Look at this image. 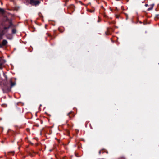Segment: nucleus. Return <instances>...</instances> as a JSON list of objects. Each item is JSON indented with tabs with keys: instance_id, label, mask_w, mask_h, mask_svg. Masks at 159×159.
Listing matches in <instances>:
<instances>
[{
	"instance_id": "nucleus-1",
	"label": "nucleus",
	"mask_w": 159,
	"mask_h": 159,
	"mask_svg": "<svg viewBox=\"0 0 159 159\" xmlns=\"http://www.w3.org/2000/svg\"><path fill=\"white\" fill-rule=\"evenodd\" d=\"M0 87L4 93H7L11 91L10 83L8 82H0Z\"/></svg>"
},
{
	"instance_id": "nucleus-2",
	"label": "nucleus",
	"mask_w": 159,
	"mask_h": 159,
	"mask_svg": "<svg viewBox=\"0 0 159 159\" xmlns=\"http://www.w3.org/2000/svg\"><path fill=\"white\" fill-rule=\"evenodd\" d=\"M13 113L16 117H18L21 115L22 111L20 108L17 107L14 110Z\"/></svg>"
},
{
	"instance_id": "nucleus-3",
	"label": "nucleus",
	"mask_w": 159,
	"mask_h": 159,
	"mask_svg": "<svg viewBox=\"0 0 159 159\" xmlns=\"http://www.w3.org/2000/svg\"><path fill=\"white\" fill-rule=\"evenodd\" d=\"M30 4L32 6H35L39 5L40 3V2L38 0H29Z\"/></svg>"
},
{
	"instance_id": "nucleus-4",
	"label": "nucleus",
	"mask_w": 159,
	"mask_h": 159,
	"mask_svg": "<svg viewBox=\"0 0 159 159\" xmlns=\"http://www.w3.org/2000/svg\"><path fill=\"white\" fill-rule=\"evenodd\" d=\"M10 84V86L11 87V88L15 86L16 84V83L15 82H13L12 81L11 79H10L9 81Z\"/></svg>"
},
{
	"instance_id": "nucleus-5",
	"label": "nucleus",
	"mask_w": 159,
	"mask_h": 159,
	"mask_svg": "<svg viewBox=\"0 0 159 159\" xmlns=\"http://www.w3.org/2000/svg\"><path fill=\"white\" fill-rule=\"evenodd\" d=\"M3 76L4 77V80H2L0 82H8L7 80H8V76L6 75V74L5 73H3Z\"/></svg>"
},
{
	"instance_id": "nucleus-6",
	"label": "nucleus",
	"mask_w": 159,
	"mask_h": 159,
	"mask_svg": "<svg viewBox=\"0 0 159 159\" xmlns=\"http://www.w3.org/2000/svg\"><path fill=\"white\" fill-rule=\"evenodd\" d=\"M67 115L69 116L70 119L72 118L74 116V114L73 113L72 111H71L70 112L68 113L67 114Z\"/></svg>"
},
{
	"instance_id": "nucleus-7",
	"label": "nucleus",
	"mask_w": 159,
	"mask_h": 159,
	"mask_svg": "<svg viewBox=\"0 0 159 159\" xmlns=\"http://www.w3.org/2000/svg\"><path fill=\"white\" fill-rule=\"evenodd\" d=\"M103 16L104 17V18H105L104 20V21L105 22H108V23H109V22L107 20V19L108 18V16H107L106 15V13L105 12H104L103 14Z\"/></svg>"
},
{
	"instance_id": "nucleus-8",
	"label": "nucleus",
	"mask_w": 159,
	"mask_h": 159,
	"mask_svg": "<svg viewBox=\"0 0 159 159\" xmlns=\"http://www.w3.org/2000/svg\"><path fill=\"white\" fill-rule=\"evenodd\" d=\"M74 6L73 5H71L68 7V9H71V10L72 11V12H73L74 11Z\"/></svg>"
},
{
	"instance_id": "nucleus-9",
	"label": "nucleus",
	"mask_w": 159,
	"mask_h": 159,
	"mask_svg": "<svg viewBox=\"0 0 159 159\" xmlns=\"http://www.w3.org/2000/svg\"><path fill=\"white\" fill-rule=\"evenodd\" d=\"M5 10L3 9L0 8V12L1 13L3 14L5 13Z\"/></svg>"
},
{
	"instance_id": "nucleus-10",
	"label": "nucleus",
	"mask_w": 159,
	"mask_h": 159,
	"mask_svg": "<svg viewBox=\"0 0 159 159\" xmlns=\"http://www.w3.org/2000/svg\"><path fill=\"white\" fill-rule=\"evenodd\" d=\"M105 34L106 35H109V28H107V31L106 32H105Z\"/></svg>"
},
{
	"instance_id": "nucleus-11",
	"label": "nucleus",
	"mask_w": 159,
	"mask_h": 159,
	"mask_svg": "<svg viewBox=\"0 0 159 159\" xmlns=\"http://www.w3.org/2000/svg\"><path fill=\"white\" fill-rule=\"evenodd\" d=\"M11 134H12V135L13 136H16V133L14 131H11Z\"/></svg>"
},
{
	"instance_id": "nucleus-12",
	"label": "nucleus",
	"mask_w": 159,
	"mask_h": 159,
	"mask_svg": "<svg viewBox=\"0 0 159 159\" xmlns=\"http://www.w3.org/2000/svg\"><path fill=\"white\" fill-rule=\"evenodd\" d=\"M12 34H15L16 33V30L15 29H13L12 30Z\"/></svg>"
},
{
	"instance_id": "nucleus-13",
	"label": "nucleus",
	"mask_w": 159,
	"mask_h": 159,
	"mask_svg": "<svg viewBox=\"0 0 159 159\" xmlns=\"http://www.w3.org/2000/svg\"><path fill=\"white\" fill-rule=\"evenodd\" d=\"M48 36L50 37L51 39H53V37L50 34H48Z\"/></svg>"
},
{
	"instance_id": "nucleus-14",
	"label": "nucleus",
	"mask_w": 159,
	"mask_h": 159,
	"mask_svg": "<svg viewBox=\"0 0 159 159\" xmlns=\"http://www.w3.org/2000/svg\"><path fill=\"white\" fill-rule=\"evenodd\" d=\"M94 10H89V11L91 12H94Z\"/></svg>"
},
{
	"instance_id": "nucleus-15",
	"label": "nucleus",
	"mask_w": 159,
	"mask_h": 159,
	"mask_svg": "<svg viewBox=\"0 0 159 159\" xmlns=\"http://www.w3.org/2000/svg\"><path fill=\"white\" fill-rule=\"evenodd\" d=\"M58 30L61 33H62L63 31L62 30H61V29L60 28L58 29Z\"/></svg>"
},
{
	"instance_id": "nucleus-16",
	"label": "nucleus",
	"mask_w": 159,
	"mask_h": 159,
	"mask_svg": "<svg viewBox=\"0 0 159 159\" xmlns=\"http://www.w3.org/2000/svg\"><path fill=\"white\" fill-rule=\"evenodd\" d=\"M102 151L101 153H104L105 152V150H101Z\"/></svg>"
},
{
	"instance_id": "nucleus-17",
	"label": "nucleus",
	"mask_w": 159,
	"mask_h": 159,
	"mask_svg": "<svg viewBox=\"0 0 159 159\" xmlns=\"http://www.w3.org/2000/svg\"><path fill=\"white\" fill-rule=\"evenodd\" d=\"M67 157H64L62 158V159H66Z\"/></svg>"
},
{
	"instance_id": "nucleus-18",
	"label": "nucleus",
	"mask_w": 159,
	"mask_h": 159,
	"mask_svg": "<svg viewBox=\"0 0 159 159\" xmlns=\"http://www.w3.org/2000/svg\"><path fill=\"white\" fill-rule=\"evenodd\" d=\"M0 56H3L2 54V53L1 51H0Z\"/></svg>"
},
{
	"instance_id": "nucleus-19",
	"label": "nucleus",
	"mask_w": 159,
	"mask_h": 159,
	"mask_svg": "<svg viewBox=\"0 0 159 159\" xmlns=\"http://www.w3.org/2000/svg\"><path fill=\"white\" fill-rule=\"evenodd\" d=\"M39 16H41V15H42V14L41 13H39Z\"/></svg>"
},
{
	"instance_id": "nucleus-20",
	"label": "nucleus",
	"mask_w": 159,
	"mask_h": 159,
	"mask_svg": "<svg viewBox=\"0 0 159 159\" xmlns=\"http://www.w3.org/2000/svg\"><path fill=\"white\" fill-rule=\"evenodd\" d=\"M102 151L101 150L99 152V154H100L101 153Z\"/></svg>"
},
{
	"instance_id": "nucleus-21",
	"label": "nucleus",
	"mask_w": 159,
	"mask_h": 159,
	"mask_svg": "<svg viewBox=\"0 0 159 159\" xmlns=\"http://www.w3.org/2000/svg\"><path fill=\"white\" fill-rule=\"evenodd\" d=\"M104 3H105V5H106V6H107V2H104Z\"/></svg>"
},
{
	"instance_id": "nucleus-22",
	"label": "nucleus",
	"mask_w": 159,
	"mask_h": 159,
	"mask_svg": "<svg viewBox=\"0 0 159 159\" xmlns=\"http://www.w3.org/2000/svg\"><path fill=\"white\" fill-rule=\"evenodd\" d=\"M26 130H27V131H29V129H28V128H27V129H26Z\"/></svg>"
},
{
	"instance_id": "nucleus-23",
	"label": "nucleus",
	"mask_w": 159,
	"mask_h": 159,
	"mask_svg": "<svg viewBox=\"0 0 159 159\" xmlns=\"http://www.w3.org/2000/svg\"><path fill=\"white\" fill-rule=\"evenodd\" d=\"M102 8H103L104 9V10H105V9L104 8V7H103V6H102Z\"/></svg>"
},
{
	"instance_id": "nucleus-24",
	"label": "nucleus",
	"mask_w": 159,
	"mask_h": 159,
	"mask_svg": "<svg viewBox=\"0 0 159 159\" xmlns=\"http://www.w3.org/2000/svg\"><path fill=\"white\" fill-rule=\"evenodd\" d=\"M100 21V20H98V22H99Z\"/></svg>"
},
{
	"instance_id": "nucleus-25",
	"label": "nucleus",
	"mask_w": 159,
	"mask_h": 159,
	"mask_svg": "<svg viewBox=\"0 0 159 159\" xmlns=\"http://www.w3.org/2000/svg\"><path fill=\"white\" fill-rule=\"evenodd\" d=\"M47 26V25H45V28H46V27Z\"/></svg>"
},
{
	"instance_id": "nucleus-26",
	"label": "nucleus",
	"mask_w": 159,
	"mask_h": 159,
	"mask_svg": "<svg viewBox=\"0 0 159 159\" xmlns=\"http://www.w3.org/2000/svg\"><path fill=\"white\" fill-rule=\"evenodd\" d=\"M29 155H30V156H31V154L30 153Z\"/></svg>"
},
{
	"instance_id": "nucleus-27",
	"label": "nucleus",
	"mask_w": 159,
	"mask_h": 159,
	"mask_svg": "<svg viewBox=\"0 0 159 159\" xmlns=\"http://www.w3.org/2000/svg\"><path fill=\"white\" fill-rule=\"evenodd\" d=\"M19 148V149H20V147H19V148Z\"/></svg>"
}]
</instances>
